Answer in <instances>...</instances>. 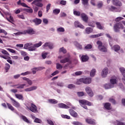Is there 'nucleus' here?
<instances>
[{
  "label": "nucleus",
  "instance_id": "obj_1",
  "mask_svg": "<svg viewBox=\"0 0 125 125\" xmlns=\"http://www.w3.org/2000/svg\"><path fill=\"white\" fill-rule=\"evenodd\" d=\"M91 83V78H81L77 82V84H81L82 83H85V84H89Z\"/></svg>",
  "mask_w": 125,
  "mask_h": 125
},
{
  "label": "nucleus",
  "instance_id": "obj_2",
  "mask_svg": "<svg viewBox=\"0 0 125 125\" xmlns=\"http://www.w3.org/2000/svg\"><path fill=\"white\" fill-rule=\"evenodd\" d=\"M79 102L82 107L86 110H87V106L86 105H87V106H91V103L88 101H86V100H80Z\"/></svg>",
  "mask_w": 125,
  "mask_h": 125
},
{
  "label": "nucleus",
  "instance_id": "obj_3",
  "mask_svg": "<svg viewBox=\"0 0 125 125\" xmlns=\"http://www.w3.org/2000/svg\"><path fill=\"white\" fill-rule=\"evenodd\" d=\"M1 52L4 54L5 56L1 55L0 56L1 58H3V59H11V58H10V54L8 53V52L4 49H2L1 51Z\"/></svg>",
  "mask_w": 125,
  "mask_h": 125
},
{
  "label": "nucleus",
  "instance_id": "obj_4",
  "mask_svg": "<svg viewBox=\"0 0 125 125\" xmlns=\"http://www.w3.org/2000/svg\"><path fill=\"white\" fill-rule=\"evenodd\" d=\"M120 28H121V29H123L124 25H123V24H122L121 22H118L114 25L113 29L114 31L117 33L118 32H120Z\"/></svg>",
  "mask_w": 125,
  "mask_h": 125
},
{
  "label": "nucleus",
  "instance_id": "obj_5",
  "mask_svg": "<svg viewBox=\"0 0 125 125\" xmlns=\"http://www.w3.org/2000/svg\"><path fill=\"white\" fill-rule=\"evenodd\" d=\"M42 0H34L31 3L38 7H42V6H43V4L42 3Z\"/></svg>",
  "mask_w": 125,
  "mask_h": 125
},
{
  "label": "nucleus",
  "instance_id": "obj_6",
  "mask_svg": "<svg viewBox=\"0 0 125 125\" xmlns=\"http://www.w3.org/2000/svg\"><path fill=\"white\" fill-rule=\"evenodd\" d=\"M26 108L31 112H33V113H38V107L34 104H31L30 107L26 106Z\"/></svg>",
  "mask_w": 125,
  "mask_h": 125
},
{
  "label": "nucleus",
  "instance_id": "obj_7",
  "mask_svg": "<svg viewBox=\"0 0 125 125\" xmlns=\"http://www.w3.org/2000/svg\"><path fill=\"white\" fill-rule=\"evenodd\" d=\"M85 90L90 97H92L94 95V94L93 93V92L92 91V90H91V88H90V87H86Z\"/></svg>",
  "mask_w": 125,
  "mask_h": 125
},
{
  "label": "nucleus",
  "instance_id": "obj_8",
  "mask_svg": "<svg viewBox=\"0 0 125 125\" xmlns=\"http://www.w3.org/2000/svg\"><path fill=\"white\" fill-rule=\"evenodd\" d=\"M85 121L87 124L89 125H96V123L95 122V120L89 118H86Z\"/></svg>",
  "mask_w": 125,
  "mask_h": 125
},
{
  "label": "nucleus",
  "instance_id": "obj_9",
  "mask_svg": "<svg viewBox=\"0 0 125 125\" xmlns=\"http://www.w3.org/2000/svg\"><path fill=\"white\" fill-rule=\"evenodd\" d=\"M31 23H35V24L36 26H38V25H40V24H42V19H38V18H36L32 21H30Z\"/></svg>",
  "mask_w": 125,
  "mask_h": 125
},
{
  "label": "nucleus",
  "instance_id": "obj_10",
  "mask_svg": "<svg viewBox=\"0 0 125 125\" xmlns=\"http://www.w3.org/2000/svg\"><path fill=\"white\" fill-rule=\"evenodd\" d=\"M81 17L84 22L87 23L88 21V17H87V15H86L85 13H82L81 15Z\"/></svg>",
  "mask_w": 125,
  "mask_h": 125
},
{
  "label": "nucleus",
  "instance_id": "obj_11",
  "mask_svg": "<svg viewBox=\"0 0 125 125\" xmlns=\"http://www.w3.org/2000/svg\"><path fill=\"white\" fill-rule=\"evenodd\" d=\"M81 17L84 22L87 23L88 21V17H87V15H86L85 13H82L81 15Z\"/></svg>",
  "mask_w": 125,
  "mask_h": 125
},
{
  "label": "nucleus",
  "instance_id": "obj_12",
  "mask_svg": "<svg viewBox=\"0 0 125 125\" xmlns=\"http://www.w3.org/2000/svg\"><path fill=\"white\" fill-rule=\"evenodd\" d=\"M69 112L72 117H73V118H78V113L75 111V110H73L72 109H70L69 110Z\"/></svg>",
  "mask_w": 125,
  "mask_h": 125
},
{
  "label": "nucleus",
  "instance_id": "obj_13",
  "mask_svg": "<svg viewBox=\"0 0 125 125\" xmlns=\"http://www.w3.org/2000/svg\"><path fill=\"white\" fill-rule=\"evenodd\" d=\"M108 68L107 67L104 68L102 71V77L103 78H106V77H107V75H108Z\"/></svg>",
  "mask_w": 125,
  "mask_h": 125
},
{
  "label": "nucleus",
  "instance_id": "obj_14",
  "mask_svg": "<svg viewBox=\"0 0 125 125\" xmlns=\"http://www.w3.org/2000/svg\"><path fill=\"white\" fill-rule=\"evenodd\" d=\"M74 25L76 28H80V29H84V26L80 22L76 21L74 22Z\"/></svg>",
  "mask_w": 125,
  "mask_h": 125
},
{
  "label": "nucleus",
  "instance_id": "obj_15",
  "mask_svg": "<svg viewBox=\"0 0 125 125\" xmlns=\"http://www.w3.org/2000/svg\"><path fill=\"white\" fill-rule=\"evenodd\" d=\"M16 87V88H18V89H22L24 88V86H26V84H18L12 85L13 87Z\"/></svg>",
  "mask_w": 125,
  "mask_h": 125
},
{
  "label": "nucleus",
  "instance_id": "obj_16",
  "mask_svg": "<svg viewBox=\"0 0 125 125\" xmlns=\"http://www.w3.org/2000/svg\"><path fill=\"white\" fill-rule=\"evenodd\" d=\"M10 99L12 101L13 104H14L15 107H16V108H19L20 107V104L17 101H16L13 98H10Z\"/></svg>",
  "mask_w": 125,
  "mask_h": 125
},
{
  "label": "nucleus",
  "instance_id": "obj_17",
  "mask_svg": "<svg viewBox=\"0 0 125 125\" xmlns=\"http://www.w3.org/2000/svg\"><path fill=\"white\" fill-rule=\"evenodd\" d=\"M88 59H89V57H88L87 55H82L81 57L82 62H86V61H88Z\"/></svg>",
  "mask_w": 125,
  "mask_h": 125
},
{
  "label": "nucleus",
  "instance_id": "obj_18",
  "mask_svg": "<svg viewBox=\"0 0 125 125\" xmlns=\"http://www.w3.org/2000/svg\"><path fill=\"white\" fill-rule=\"evenodd\" d=\"M112 3L114 5H116V6H121L122 5V2L119 0H113Z\"/></svg>",
  "mask_w": 125,
  "mask_h": 125
},
{
  "label": "nucleus",
  "instance_id": "obj_19",
  "mask_svg": "<svg viewBox=\"0 0 125 125\" xmlns=\"http://www.w3.org/2000/svg\"><path fill=\"white\" fill-rule=\"evenodd\" d=\"M38 88V87L36 86H31L29 88H27L24 89V90L26 92H29V91H33V90H36Z\"/></svg>",
  "mask_w": 125,
  "mask_h": 125
},
{
  "label": "nucleus",
  "instance_id": "obj_20",
  "mask_svg": "<svg viewBox=\"0 0 125 125\" xmlns=\"http://www.w3.org/2000/svg\"><path fill=\"white\" fill-rule=\"evenodd\" d=\"M104 107L106 110H111V104L110 103H105L104 104Z\"/></svg>",
  "mask_w": 125,
  "mask_h": 125
},
{
  "label": "nucleus",
  "instance_id": "obj_21",
  "mask_svg": "<svg viewBox=\"0 0 125 125\" xmlns=\"http://www.w3.org/2000/svg\"><path fill=\"white\" fill-rule=\"evenodd\" d=\"M58 106L59 108H62V109H69L70 108L68 105L63 103L59 104Z\"/></svg>",
  "mask_w": 125,
  "mask_h": 125
},
{
  "label": "nucleus",
  "instance_id": "obj_22",
  "mask_svg": "<svg viewBox=\"0 0 125 125\" xmlns=\"http://www.w3.org/2000/svg\"><path fill=\"white\" fill-rule=\"evenodd\" d=\"M111 48L117 52L121 49V46H120L119 45H115L112 47Z\"/></svg>",
  "mask_w": 125,
  "mask_h": 125
},
{
  "label": "nucleus",
  "instance_id": "obj_23",
  "mask_svg": "<svg viewBox=\"0 0 125 125\" xmlns=\"http://www.w3.org/2000/svg\"><path fill=\"white\" fill-rule=\"evenodd\" d=\"M85 31L86 34H90V33H92L93 32V29L90 27H88L86 28Z\"/></svg>",
  "mask_w": 125,
  "mask_h": 125
},
{
  "label": "nucleus",
  "instance_id": "obj_24",
  "mask_svg": "<svg viewBox=\"0 0 125 125\" xmlns=\"http://www.w3.org/2000/svg\"><path fill=\"white\" fill-rule=\"evenodd\" d=\"M70 61V58H65L62 60H61L60 61V62L62 64H65V63H67Z\"/></svg>",
  "mask_w": 125,
  "mask_h": 125
},
{
  "label": "nucleus",
  "instance_id": "obj_25",
  "mask_svg": "<svg viewBox=\"0 0 125 125\" xmlns=\"http://www.w3.org/2000/svg\"><path fill=\"white\" fill-rule=\"evenodd\" d=\"M104 87L105 89H109L110 88H113V87H114V85H112L111 83L105 84L104 85Z\"/></svg>",
  "mask_w": 125,
  "mask_h": 125
},
{
  "label": "nucleus",
  "instance_id": "obj_26",
  "mask_svg": "<svg viewBox=\"0 0 125 125\" xmlns=\"http://www.w3.org/2000/svg\"><path fill=\"white\" fill-rule=\"evenodd\" d=\"M15 97L17 98L18 99H19V100H24V98L23 97V95L21 94H15Z\"/></svg>",
  "mask_w": 125,
  "mask_h": 125
},
{
  "label": "nucleus",
  "instance_id": "obj_27",
  "mask_svg": "<svg viewBox=\"0 0 125 125\" xmlns=\"http://www.w3.org/2000/svg\"><path fill=\"white\" fill-rule=\"evenodd\" d=\"M21 119L25 122V123H27V124H31V121L27 118V117L24 115L21 116Z\"/></svg>",
  "mask_w": 125,
  "mask_h": 125
},
{
  "label": "nucleus",
  "instance_id": "obj_28",
  "mask_svg": "<svg viewBox=\"0 0 125 125\" xmlns=\"http://www.w3.org/2000/svg\"><path fill=\"white\" fill-rule=\"evenodd\" d=\"M24 34H29L30 35H32V34H34V30L33 29H27L24 30Z\"/></svg>",
  "mask_w": 125,
  "mask_h": 125
},
{
  "label": "nucleus",
  "instance_id": "obj_29",
  "mask_svg": "<svg viewBox=\"0 0 125 125\" xmlns=\"http://www.w3.org/2000/svg\"><path fill=\"white\" fill-rule=\"evenodd\" d=\"M48 101L50 104H57V103H58V101L55 99H49Z\"/></svg>",
  "mask_w": 125,
  "mask_h": 125
},
{
  "label": "nucleus",
  "instance_id": "obj_30",
  "mask_svg": "<svg viewBox=\"0 0 125 125\" xmlns=\"http://www.w3.org/2000/svg\"><path fill=\"white\" fill-rule=\"evenodd\" d=\"M110 84L114 85V84H116L117 83V78H111L110 80Z\"/></svg>",
  "mask_w": 125,
  "mask_h": 125
},
{
  "label": "nucleus",
  "instance_id": "obj_31",
  "mask_svg": "<svg viewBox=\"0 0 125 125\" xmlns=\"http://www.w3.org/2000/svg\"><path fill=\"white\" fill-rule=\"evenodd\" d=\"M4 69L5 70V72L7 73V72H8V71L9 70V69H10V64H9V63H6L5 64Z\"/></svg>",
  "mask_w": 125,
  "mask_h": 125
},
{
  "label": "nucleus",
  "instance_id": "obj_32",
  "mask_svg": "<svg viewBox=\"0 0 125 125\" xmlns=\"http://www.w3.org/2000/svg\"><path fill=\"white\" fill-rule=\"evenodd\" d=\"M104 35V33H103L96 34V35H93L91 36V38H92L93 39H94V38H98L99 37H101V36H103Z\"/></svg>",
  "mask_w": 125,
  "mask_h": 125
},
{
  "label": "nucleus",
  "instance_id": "obj_33",
  "mask_svg": "<svg viewBox=\"0 0 125 125\" xmlns=\"http://www.w3.org/2000/svg\"><path fill=\"white\" fill-rule=\"evenodd\" d=\"M96 25H97V27L98 28V29H99V30H103V26H102L100 22H96Z\"/></svg>",
  "mask_w": 125,
  "mask_h": 125
},
{
  "label": "nucleus",
  "instance_id": "obj_34",
  "mask_svg": "<svg viewBox=\"0 0 125 125\" xmlns=\"http://www.w3.org/2000/svg\"><path fill=\"white\" fill-rule=\"evenodd\" d=\"M99 49L102 52H107V48L104 45L102 46V47L100 48Z\"/></svg>",
  "mask_w": 125,
  "mask_h": 125
},
{
  "label": "nucleus",
  "instance_id": "obj_35",
  "mask_svg": "<svg viewBox=\"0 0 125 125\" xmlns=\"http://www.w3.org/2000/svg\"><path fill=\"white\" fill-rule=\"evenodd\" d=\"M96 73V69H92L90 73V77H94V76H95Z\"/></svg>",
  "mask_w": 125,
  "mask_h": 125
},
{
  "label": "nucleus",
  "instance_id": "obj_36",
  "mask_svg": "<svg viewBox=\"0 0 125 125\" xmlns=\"http://www.w3.org/2000/svg\"><path fill=\"white\" fill-rule=\"evenodd\" d=\"M109 11H113L117 12V7L114 6H111L109 8Z\"/></svg>",
  "mask_w": 125,
  "mask_h": 125
},
{
  "label": "nucleus",
  "instance_id": "obj_37",
  "mask_svg": "<svg viewBox=\"0 0 125 125\" xmlns=\"http://www.w3.org/2000/svg\"><path fill=\"white\" fill-rule=\"evenodd\" d=\"M82 4L84 5V6H87L88 5V1L89 0H81Z\"/></svg>",
  "mask_w": 125,
  "mask_h": 125
},
{
  "label": "nucleus",
  "instance_id": "obj_38",
  "mask_svg": "<svg viewBox=\"0 0 125 125\" xmlns=\"http://www.w3.org/2000/svg\"><path fill=\"white\" fill-rule=\"evenodd\" d=\"M73 14L75 16H81L82 15V14H81V12L76 10L73 11Z\"/></svg>",
  "mask_w": 125,
  "mask_h": 125
},
{
  "label": "nucleus",
  "instance_id": "obj_39",
  "mask_svg": "<svg viewBox=\"0 0 125 125\" xmlns=\"http://www.w3.org/2000/svg\"><path fill=\"white\" fill-rule=\"evenodd\" d=\"M57 31L59 33H63L65 32V29L63 27H59L57 29Z\"/></svg>",
  "mask_w": 125,
  "mask_h": 125
},
{
  "label": "nucleus",
  "instance_id": "obj_40",
  "mask_svg": "<svg viewBox=\"0 0 125 125\" xmlns=\"http://www.w3.org/2000/svg\"><path fill=\"white\" fill-rule=\"evenodd\" d=\"M60 52H62L63 54H66L67 53V50L64 48V47H62L60 49Z\"/></svg>",
  "mask_w": 125,
  "mask_h": 125
},
{
  "label": "nucleus",
  "instance_id": "obj_41",
  "mask_svg": "<svg viewBox=\"0 0 125 125\" xmlns=\"http://www.w3.org/2000/svg\"><path fill=\"white\" fill-rule=\"evenodd\" d=\"M8 108L11 111H14V107L10 104L7 103Z\"/></svg>",
  "mask_w": 125,
  "mask_h": 125
},
{
  "label": "nucleus",
  "instance_id": "obj_42",
  "mask_svg": "<svg viewBox=\"0 0 125 125\" xmlns=\"http://www.w3.org/2000/svg\"><path fill=\"white\" fill-rule=\"evenodd\" d=\"M56 68L58 70H61V69H62V68H63V66L60 63H56Z\"/></svg>",
  "mask_w": 125,
  "mask_h": 125
},
{
  "label": "nucleus",
  "instance_id": "obj_43",
  "mask_svg": "<svg viewBox=\"0 0 125 125\" xmlns=\"http://www.w3.org/2000/svg\"><path fill=\"white\" fill-rule=\"evenodd\" d=\"M97 44L98 45V49H99L100 48H101L102 46H103V45H102L103 43L101 41H97Z\"/></svg>",
  "mask_w": 125,
  "mask_h": 125
},
{
  "label": "nucleus",
  "instance_id": "obj_44",
  "mask_svg": "<svg viewBox=\"0 0 125 125\" xmlns=\"http://www.w3.org/2000/svg\"><path fill=\"white\" fill-rule=\"evenodd\" d=\"M31 46V43H27L24 44L23 48L24 49H29V48L30 47V46Z\"/></svg>",
  "mask_w": 125,
  "mask_h": 125
},
{
  "label": "nucleus",
  "instance_id": "obj_45",
  "mask_svg": "<svg viewBox=\"0 0 125 125\" xmlns=\"http://www.w3.org/2000/svg\"><path fill=\"white\" fill-rule=\"evenodd\" d=\"M75 46L78 47L79 49H83V46L78 42L75 43Z\"/></svg>",
  "mask_w": 125,
  "mask_h": 125
},
{
  "label": "nucleus",
  "instance_id": "obj_46",
  "mask_svg": "<svg viewBox=\"0 0 125 125\" xmlns=\"http://www.w3.org/2000/svg\"><path fill=\"white\" fill-rule=\"evenodd\" d=\"M53 13H54V14H59L60 13V9H56L53 10Z\"/></svg>",
  "mask_w": 125,
  "mask_h": 125
},
{
  "label": "nucleus",
  "instance_id": "obj_47",
  "mask_svg": "<svg viewBox=\"0 0 125 125\" xmlns=\"http://www.w3.org/2000/svg\"><path fill=\"white\" fill-rule=\"evenodd\" d=\"M84 48L85 49H91L92 48V45L88 44L85 46Z\"/></svg>",
  "mask_w": 125,
  "mask_h": 125
},
{
  "label": "nucleus",
  "instance_id": "obj_48",
  "mask_svg": "<svg viewBox=\"0 0 125 125\" xmlns=\"http://www.w3.org/2000/svg\"><path fill=\"white\" fill-rule=\"evenodd\" d=\"M29 51H35L36 50V47L34 46V45L33 46H30L28 49Z\"/></svg>",
  "mask_w": 125,
  "mask_h": 125
},
{
  "label": "nucleus",
  "instance_id": "obj_49",
  "mask_svg": "<svg viewBox=\"0 0 125 125\" xmlns=\"http://www.w3.org/2000/svg\"><path fill=\"white\" fill-rule=\"evenodd\" d=\"M77 95L79 97H82L84 95V93L83 92H78Z\"/></svg>",
  "mask_w": 125,
  "mask_h": 125
},
{
  "label": "nucleus",
  "instance_id": "obj_50",
  "mask_svg": "<svg viewBox=\"0 0 125 125\" xmlns=\"http://www.w3.org/2000/svg\"><path fill=\"white\" fill-rule=\"evenodd\" d=\"M62 117L63 119H67V120H70V119H71V117L67 115H62Z\"/></svg>",
  "mask_w": 125,
  "mask_h": 125
},
{
  "label": "nucleus",
  "instance_id": "obj_51",
  "mask_svg": "<svg viewBox=\"0 0 125 125\" xmlns=\"http://www.w3.org/2000/svg\"><path fill=\"white\" fill-rule=\"evenodd\" d=\"M7 20L9 21V22H10L11 23H12V22H14V20H13V17L12 16H10L9 19L6 18Z\"/></svg>",
  "mask_w": 125,
  "mask_h": 125
},
{
  "label": "nucleus",
  "instance_id": "obj_52",
  "mask_svg": "<svg viewBox=\"0 0 125 125\" xmlns=\"http://www.w3.org/2000/svg\"><path fill=\"white\" fill-rule=\"evenodd\" d=\"M35 123H37V124H42V120L39 118H35L34 120Z\"/></svg>",
  "mask_w": 125,
  "mask_h": 125
},
{
  "label": "nucleus",
  "instance_id": "obj_53",
  "mask_svg": "<svg viewBox=\"0 0 125 125\" xmlns=\"http://www.w3.org/2000/svg\"><path fill=\"white\" fill-rule=\"evenodd\" d=\"M43 69H44V67H42L34 68V70H36V71H42V70H43Z\"/></svg>",
  "mask_w": 125,
  "mask_h": 125
},
{
  "label": "nucleus",
  "instance_id": "obj_54",
  "mask_svg": "<svg viewBox=\"0 0 125 125\" xmlns=\"http://www.w3.org/2000/svg\"><path fill=\"white\" fill-rule=\"evenodd\" d=\"M88 26H90V27H94V21H90L88 22Z\"/></svg>",
  "mask_w": 125,
  "mask_h": 125
},
{
  "label": "nucleus",
  "instance_id": "obj_55",
  "mask_svg": "<svg viewBox=\"0 0 125 125\" xmlns=\"http://www.w3.org/2000/svg\"><path fill=\"white\" fill-rule=\"evenodd\" d=\"M76 86L74 84H69L68 85L67 87L68 88H70V89H72V88H75Z\"/></svg>",
  "mask_w": 125,
  "mask_h": 125
},
{
  "label": "nucleus",
  "instance_id": "obj_56",
  "mask_svg": "<svg viewBox=\"0 0 125 125\" xmlns=\"http://www.w3.org/2000/svg\"><path fill=\"white\" fill-rule=\"evenodd\" d=\"M42 42H40L39 43H37L34 44V45L36 48V47H40V46H42Z\"/></svg>",
  "mask_w": 125,
  "mask_h": 125
},
{
  "label": "nucleus",
  "instance_id": "obj_57",
  "mask_svg": "<svg viewBox=\"0 0 125 125\" xmlns=\"http://www.w3.org/2000/svg\"><path fill=\"white\" fill-rule=\"evenodd\" d=\"M47 124H48V125H54V123H53V122L50 120H48L47 119Z\"/></svg>",
  "mask_w": 125,
  "mask_h": 125
},
{
  "label": "nucleus",
  "instance_id": "obj_58",
  "mask_svg": "<svg viewBox=\"0 0 125 125\" xmlns=\"http://www.w3.org/2000/svg\"><path fill=\"white\" fill-rule=\"evenodd\" d=\"M18 17L19 18H20V19L25 20V17L23 15H18Z\"/></svg>",
  "mask_w": 125,
  "mask_h": 125
},
{
  "label": "nucleus",
  "instance_id": "obj_59",
  "mask_svg": "<svg viewBox=\"0 0 125 125\" xmlns=\"http://www.w3.org/2000/svg\"><path fill=\"white\" fill-rule=\"evenodd\" d=\"M73 125H83V124L78 121H74L73 122Z\"/></svg>",
  "mask_w": 125,
  "mask_h": 125
},
{
  "label": "nucleus",
  "instance_id": "obj_60",
  "mask_svg": "<svg viewBox=\"0 0 125 125\" xmlns=\"http://www.w3.org/2000/svg\"><path fill=\"white\" fill-rule=\"evenodd\" d=\"M47 54H48V53H46V52L42 54V56L43 59H45V58H46V56Z\"/></svg>",
  "mask_w": 125,
  "mask_h": 125
},
{
  "label": "nucleus",
  "instance_id": "obj_61",
  "mask_svg": "<svg viewBox=\"0 0 125 125\" xmlns=\"http://www.w3.org/2000/svg\"><path fill=\"white\" fill-rule=\"evenodd\" d=\"M116 122L117 125H125V123L124 122H121V121L118 120H117Z\"/></svg>",
  "mask_w": 125,
  "mask_h": 125
},
{
  "label": "nucleus",
  "instance_id": "obj_62",
  "mask_svg": "<svg viewBox=\"0 0 125 125\" xmlns=\"http://www.w3.org/2000/svg\"><path fill=\"white\" fill-rule=\"evenodd\" d=\"M7 50H8V51H9L10 52H11L12 53H16V51L13 49L8 48Z\"/></svg>",
  "mask_w": 125,
  "mask_h": 125
},
{
  "label": "nucleus",
  "instance_id": "obj_63",
  "mask_svg": "<svg viewBox=\"0 0 125 125\" xmlns=\"http://www.w3.org/2000/svg\"><path fill=\"white\" fill-rule=\"evenodd\" d=\"M60 3V4H62V5H65L67 3V1H66V0H62Z\"/></svg>",
  "mask_w": 125,
  "mask_h": 125
},
{
  "label": "nucleus",
  "instance_id": "obj_64",
  "mask_svg": "<svg viewBox=\"0 0 125 125\" xmlns=\"http://www.w3.org/2000/svg\"><path fill=\"white\" fill-rule=\"evenodd\" d=\"M21 54L22 56H26L27 52L23 51H21Z\"/></svg>",
  "mask_w": 125,
  "mask_h": 125
}]
</instances>
